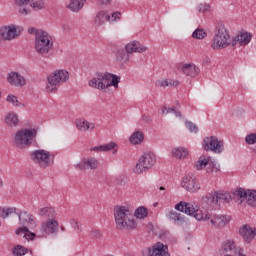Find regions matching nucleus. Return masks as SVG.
Returning <instances> with one entry per match:
<instances>
[{
	"instance_id": "f257e3e1",
	"label": "nucleus",
	"mask_w": 256,
	"mask_h": 256,
	"mask_svg": "<svg viewBox=\"0 0 256 256\" xmlns=\"http://www.w3.org/2000/svg\"><path fill=\"white\" fill-rule=\"evenodd\" d=\"M175 209L189 215V217H194L197 221H208V225L212 227H225L231 221V216L211 214L208 211L195 209L191 203L183 201L176 204Z\"/></svg>"
},
{
	"instance_id": "f03ea898",
	"label": "nucleus",
	"mask_w": 256,
	"mask_h": 256,
	"mask_svg": "<svg viewBox=\"0 0 256 256\" xmlns=\"http://www.w3.org/2000/svg\"><path fill=\"white\" fill-rule=\"evenodd\" d=\"M114 219L116 229L120 231H131L137 228L133 211L129 210L127 206H116L114 208Z\"/></svg>"
},
{
	"instance_id": "7ed1b4c3",
	"label": "nucleus",
	"mask_w": 256,
	"mask_h": 256,
	"mask_svg": "<svg viewBox=\"0 0 256 256\" xmlns=\"http://www.w3.org/2000/svg\"><path fill=\"white\" fill-rule=\"evenodd\" d=\"M34 45V49L40 57L49 59L53 56V37H51L45 30L36 32Z\"/></svg>"
},
{
	"instance_id": "20e7f679",
	"label": "nucleus",
	"mask_w": 256,
	"mask_h": 256,
	"mask_svg": "<svg viewBox=\"0 0 256 256\" xmlns=\"http://www.w3.org/2000/svg\"><path fill=\"white\" fill-rule=\"evenodd\" d=\"M37 139V129L35 128H24L18 130L14 136V145L18 149H25L31 147L33 142Z\"/></svg>"
},
{
	"instance_id": "39448f33",
	"label": "nucleus",
	"mask_w": 256,
	"mask_h": 256,
	"mask_svg": "<svg viewBox=\"0 0 256 256\" xmlns=\"http://www.w3.org/2000/svg\"><path fill=\"white\" fill-rule=\"evenodd\" d=\"M229 45H231V35L229 34V30L223 25L216 27L215 35L211 42V48L214 51H219L221 49H227Z\"/></svg>"
},
{
	"instance_id": "423d86ee",
	"label": "nucleus",
	"mask_w": 256,
	"mask_h": 256,
	"mask_svg": "<svg viewBox=\"0 0 256 256\" xmlns=\"http://www.w3.org/2000/svg\"><path fill=\"white\" fill-rule=\"evenodd\" d=\"M145 51H147L146 46L141 44V42L134 40L125 45V50H118L116 59L119 63H127L131 54L145 53Z\"/></svg>"
},
{
	"instance_id": "0eeeda50",
	"label": "nucleus",
	"mask_w": 256,
	"mask_h": 256,
	"mask_svg": "<svg viewBox=\"0 0 256 256\" xmlns=\"http://www.w3.org/2000/svg\"><path fill=\"white\" fill-rule=\"evenodd\" d=\"M30 157L32 161L39 166L40 169L53 167L55 163V154L43 149L34 150L30 154Z\"/></svg>"
},
{
	"instance_id": "6e6552de",
	"label": "nucleus",
	"mask_w": 256,
	"mask_h": 256,
	"mask_svg": "<svg viewBox=\"0 0 256 256\" xmlns=\"http://www.w3.org/2000/svg\"><path fill=\"white\" fill-rule=\"evenodd\" d=\"M69 79V72L67 70H56L47 77L46 90L48 93H57L59 85L65 83Z\"/></svg>"
},
{
	"instance_id": "1a4fd4ad",
	"label": "nucleus",
	"mask_w": 256,
	"mask_h": 256,
	"mask_svg": "<svg viewBox=\"0 0 256 256\" xmlns=\"http://www.w3.org/2000/svg\"><path fill=\"white\" fill-rule=\"evenodd\" d=\"M19 223L22 226L16 230V235H22V233H29V229H35L37 227V219L33 214L23 211L17 213Z\"/></svg>"
},
{
	"instance_id": "9d476101",
	"label": "nucleus",
	"mask_w": 256,
	"mask_h": 256,
	"mask_svg": "<svg viewBox=\"0 0 256 256\" xmlns=\"http://www.w3.org/2000/svg\"><path fill=\"white\" fill-rule=\"evenodd\" d=\"M15 3L19 7L20 15H29L31 7L34 11L45 9V1L43 0H15Z\"/></svg>"
},
{
	"instance_id": "9b49d317",
	"label": "nucleus",
	"mask_w": 256,
	"mask_h": 256,
	"mask_svg": "<svg viewBox=\"0 0 256 256\" xmlns=\"http://www.w3.org/2000/svg\"><path fill=\"white\" fill-rule=\"evenodd\" d=\"M155 163H157V158L155 157V154L149 152L145 153L137 162L134 172L137 175H141V173H145V171H149Z\"/></svg>"
},
{
	"instance_id": "f8f14e48",
	"label": "nucleus",
	"mask_w": 256,
	"mask_h": 256,
	"mask_svg": "<svg viewBox=\"0 0 256 256\" xmlns=\"http://www.w3.org/2000/svg\"><path fill=\"white\" fill-rule=\"evenodd\" d=\"M110 79H111V73L109 72L96 73L95 77L88 82V85L93 89H99L102 93H105V91L109 89Z\"/></svg>"
},
{
	"instance_id": "ddd939ff",
	"label": "nucleus",
	"mask_w": 256,
	"mask_h": 256,
	"mask_svg": "<svg viewBox=\"0 0 256 256\" xmlns=\"http://www.w3.org/2000/svg\"><path fill=\"white\" fill-rule=\"evenodd\" d=\"M202 147L204 151H212V153H216L221 155V152L225 150L223 146V141L219 140L217 136L206 137L203 140Z\"/></svg>"
},
{
	"instance_id": "4468645a",
	"label": "nucleus",
	"mask_w": 256,
	"mask_h": 256,
	"mask_svg": "<svg viewBox=\"0 0 256 256\" xmlns=\"http://www.w3.org/2000/svg\"><path fill=\"white\" fill-rule=\"evenodd\" d=\"M143 256H170L169 247L161 242H157L151 248L142 251Z\"/></svg>"
},
{
	"instance_id": "2eb2a0df",
	"label": "nucleus",
	"mask_w": 256,
	"mask_h": 256,
	"mask_svg": "<svg viewBox=\"0 0 256 256\" xmlns=\"http://www.w3.org/2000/svg\"><path fill=\"white\" fill-rule=\"evenodd\" d=\"M21 31H23L21 27H15L13 25L4 26L0 28V37H2L4 41H12V39H16V37L21 35Z\"/></svg>"
},
{
	"instance_id": "dca6fc26",
	"label": "nucleus",
	"mask_w": 256,
	"mask_h": 256,
	"mask_svg": "<svg viewBox=\"0 0 256 256\" xmlns=\"http://www.w3.org/2000/svg\"><path fill=\"white\" fill-rule=\"evenodd\" d=\"M181 186L183 187V189H186V191H189L190 193H196V191H199V189H201V186L199 185V180H197V177H195V175H188L183 178Z\"/></svg>"
},
{
	"instance_id": "f3484780",
	"label": "nucleus",
	"mask_w": 256,
	"mask_h": 256,
	"mask_svg": "<svg viewBox=\"0 0 256 256\" xmlns=\"http://www.w3.org/2000/svg\"><path fill=\"white\" fill-rule=\"evenodd\" d=\"M42 235H53L59 233V222L55 219H48L45 222H42L41 225Z\"/></svg>"
},
{
	"instance_id": "a211bd4d",
	"label": "nucleus",
	"mask_w": 256,
	"mask_h": 256,
	"mask_svg": "<svg viewBox=\"0 0 256 256\" xmlns=\"http://www.w3.org/2000/svg\"><path fill=\"white\" fill-rule=\"evenodd\" d=\"M7 82L13 87H25L27 85V80L19 72L8 73Z\"/></svg>"
},
{
	"instance_id": "6ab92c4d",
	"label": "nucleus",
	"mask_w": 256,
	"mask_h": 256,
	"mask_svg": "<svg viewBox=\"0 0 256 256\" xmlns=\"http://www.w3.org/2000/svg\"><path fill=\"white\" fill-rule=\"evenodd\" d=\"M239 233L244 243H251L255 239L256 228H251L249 224H246L240 227Z\"/></svg>"
},
{
	"instance_id": "aec40b11",
	"label": "nucleus",
	"mask_w": 256,
	"mask_h": 256,
	"mask_svg": "<svg viewBox=\"0 0 256 256\" xmlns=\"http://www.w3.org/2000/svg\"><path fill=\"white\" fill-rule=\"evenodd\" d=\"M99 167V160L97 158H87L83 162L76 165V169H79L80 171H85L87 169L95 170Z\"/></svg>"
},
{
	"instance_id": "412c9836",
	"label": "nucleus",
	"mask_w": 256,
	"mask_h": 256,
	"mask_svg": "<svg viewBox=\"0 0 256 256\" xmlns=\"http://www.w3.org/2000/svg\"><path fill=\"white\" fill-rule=\"evenodd\" d=\"M4 123L7 127L15 128L19 126V115L15 112H9L4 117Z\"/></svg>"
},
{
	"instance_id": "4be33fe9",
	"label": "nucleus",
	"mask_w": 256,
	"mask_h": 256,
	"mask_svg": "<svg viewBox=\"0 0 256 256\" xmlns=\"http://www.w3.org/2000/svg\"><path fill=\"white\" fill-rule=\"evenodd\" d=\"M75 125L79 131H93L95 129V123H91L85 119H77Z\"/></svg>"
},
{
	"instance_id": "5701e85b",
	"label": "nucleus",
	"mask_w": 256,
	"mask_h": 256,
	"mask_svg": "<svg viewBox=\"0 0 256 256\" xmlns=\"http://www.w3.org/2000/svg\"><path fill=\"white\" fill-rule=\"evenodd\" d=\"M107 21H109V13L105 10H100L94 18V24L96 27L105 25Z\"/></svg>"
},
{
	"instance_id": "b1692460",
	"label": "nucleus",
	"mask_w": 256,
	"mask_h": 256,
	"mask_svg": "<svg viewBox=\"0 0 256 256\" xmlns=\"http://www.w3.org/2000/svg\"><path fill=\"white\" fill-rule=\"evenodd\" d=\"M90 151H95L96 153L101 151H112V153H117V144L115 142H110L109 144L92 147L90 148Z\"/></svg>"
},
{
	"instance_id": "393cba45",
	"label": "nucleus",
	"mask_w": 256,
	"mask_h": 256,
	"mask_svg": "<svg viewBox=\"0 0 256 256\" xmlns=\"http://www.w3.org/2000/svg\"><path fill=\"white\" fill-rule=\"evenodd\" d=\"M181 71L184 75H187V77H197V75H199V68L194 64H184L181 67Z\"/></svg>"
},
{
	"instance_id": "a878e982",
	"label": "nucleus",
	"mask_w": 256,
	"mask_h": 256,
	"mask_svg": "<svg viewBox=\"0 0 256 256\" xmlns=\"http://www.w3.org/2000/svg\"><path fill=\"white\" fill-rule=\"evenodd\" d=\"M202 205L204 207H213L214 205H217V192H212L204 196L202 198Z\"/></svg>"
},
{
	"instance_id": "bb28decb",
	"label": "nucleus",
	"mask_w": 256,
	"mask_h": 256,
	"mask_svg": "<svg viewBox=\"0 0 256 256\" xmlns=\"http://www.w3.org/2000/svg\"><path fill=\"white\" fill-rule=\"evenodd\" d=\"M220 169H221V166L217 163V161L209 157L208 162L206 164V173L208 174L217 173L218 171H220Z\"/></svg>"
},
{
	"instance_id": "cd10ccee",
	"label": "nucleus",
	"mask_w": 256,
	"mask_h": 256,
	"mask_svg": "<svg viewBox=\"0 0 256 256\" xmlns=\"http://www.w3.org/2000/svg\"><path fill=\"white\" fill-rule=\"evenodd\" d=\"M233 196L227 192L221 193L216 192V203L217 205H221V203H230Z\"/></svg>"
},
{
	"instance_id": "c85d7f7f",
	"label": "nucleus",
	"mask_w": 256,
	"mask_h": 256,
	"mask_svg": "<svg viewBox=\"0 0 256 256\" xmlns=\"http://www.w3.org/2000/svg\"><path fill=\"white\" fill-rule=\"evenodd\" d=\"M187 155H189V151L184 147H176L172 149V156H174L175 159H186Z\"/></svg>"
},
{
	"instance_id": "c756f323",
	"label": "nucleus",
	"mask_w": 256,
	"mask_h": 256,
	"mask_svg": "<svg viewBox=\"0 0 256 256\" xmlns=\"http://www.w3.org/2000/svg\"><path fill=\"white\" fill-rule=\"evenodd\" d=\"M86 0H71L68 4V9L73 11L74 13H77L83 9V5H85Z\"/></svg>"
},
{
	"instance_id": "7c9ffc66",
	"label": "nucleus",
	"mask_w": 256,
	"mask_h": 256,
	"mask_svg": "<svg viewBox=\"0 0 256 256\" xmlns=\"http://www.w3.org/2000/svg\"><path fill=\"white\" fill-rule=\"evenodd\" d=\"M237 37L240 47H244L245 45H249V43H251V39L253 36L247 32H241L237 35Z\"/></svg>"
},
{
	"instance_id": "2f4dec72",
	"label": "nucleus",
	"mask_w": 256,
	"mask_h": 256,
	"mask_svg": "<svg viewBox=\"0 0 256 256\" xmlns=\"http://www.w3.org/2000/svg\"><path fill=\"white\" fill-rule=\"evenodd\" d=\"M38 215H40V217H45L47 219H54L55 209H53L52 207L41 208L38 212Z\"/></svg>"
},
{
	"instance_id": "473e14b6",
	"label": "nucleus",
	"mask_w": 256,
	"mask_h": 256,
	"mask_svg": "<svg viewBox=\"0 0 256 256\" xmlns=\"http://www.w3.org/2000/svg\"><path fill=\"white\" fill-rule=\"evenodd\" d=\"M235 197H238V199H240V203H243L247 197V189L236 188L232 191V199H235Z\"/></svg>"
},
{
	"instance_id": "72a5a7b5",
	"label": "nucleus",
	"mask_w": 256,
	"mask_h": 256,
	"mask_svg": "<svg viewBox=\"0 0 256 256\" xmlns=\"http://www.w3.org/2000/svg\"><path fill=\"white\" fill-rule=\"evenodd\" d=\"M245 201L250 207H256V190L247 189Z\"/></svg>"
},
{
	"instance_id": "f704fd0d",
	"label": "nucleus",
	"mask_w": 256,
	"mask_h": 256,
	"mask_svg": "<svg viewBox=\"0 0 256 256\" xmlns=\"http://www.w3.org/2000/svg\"><path fill=\"white\" fill-rule=\"evenodd\" d=\"M13 213H19L17 212V208H7V207H0V217L2 219H7V217H11V215H13Z\"/></svg>"
},
{
	"instance_id": "c9c22d12",
	"label": "nucleus",
	"mask_w": 256,
	"mask_h": 256,
	"mask_svg": "<svg viewBox=\"0 0 256 256\" xmlns=\"http://www.w3.org/2000/svg\"><path fill=\"white\" fill-rule=\"evenodd\" d=\"M143 139H144L143 132L136 131L130 136L129 140H130V143H132V145H139L140 143L143 142Z\"/></svg>"
},
{
	"instance_id": "e433bc0d",
	"label": "nucleus",
	"mask_w": 256,
	"mask_h": 256,
	"mask_svg": "<svg viewBox=\"0 0 256 256\" xmlns=\"http://www.w3.org/2000/svg\"><path fill=\"white\" fill-rule=\"evenodd\" d=\"M147 215H149V210H147V208H145L144 206L138 207L133 214L136 219H145Z\"/></svg>"
},
{
	"instance_id": "4c0bfd02",
	"label": "nucleus",
	"mask_w": 256,
	"mask_h": 256,
	"mask_svg": "<svg viewBox=\"0 0 256 256\" xmlns=\"http://www.w3.org/2000/svg\"><path fill=\"white\" fill-rule=\"evenodd\" d=\"M208 161H209V157L200 156L198 161L195 163V168L197 169V171H201L205 169V167L207 168Z\"/></svg>"
},
{
	"instance_id": "58836bf2",
	"label": "nucleus",
	"mask_w": 256,
	"mask_h": 256,
	"mask_svg": "<svg viewBox=\"0 0 256 256\" xmlns=\"http://www.w3.org/2000/svg\"><path fill=\"white\" fill-rule=\"evenodd\" d=\"M13 255L23 256L29 253V249L25 248L23 245H16L12 250Z\"/></svg>"
},
{
	"instance_id": "ea45409f",
	"label": "nucleus",
	"mask_w": 256,
	"mask_h": 256,
	"mask_svg": "<svg viewBox=\"0 0 256 256\" xmlns=\"http://www.w3.org/2000/svg\"><path fill=\"white\" fill-rule=\"evenodd\" d=\"M6 101L8 103H11V105H13L14 107H25V104L19 102V100L17 99V96L13 94H9L6 98Z\"/></svg>"
},
{
	"instance_id": "a19ab883",
	"label": "nucleus",
	"mask_w": 256,
	"mask_h": 256,
	"mask_svg": "<svg viewBox=\"0 0 256 256\" xmlns=\"http://www.w3.org/2000/svg\"><path fill=\"white\" fill-rule=\"evenodd\" d=\"M167 217L170 219V221H184L181 213H177L175 210H170L167 214Z\"/></svg>"
},
{
	"instance_id": "79ce46f5",
	"label": "nucleus",
	"mask_w": 256,
	"mask_h": 256,
	"mask_svg": "<svg viewBox=\"0 0 256 256\" xmlns=\"http://www.w3.org/2000/svg\"><path fill=\"white\" fill-rule=\"evenodd\" d=\"M223 249L225 251V253H229V251H234L237 250V248L235 247V241L233 240H228L223 244Z\"/></svg>"
},
{
	"instance_id": "37998d69",
	"label": "nucleus",
	"mask_w": 256,
	"mask_h": 256,
	"mask_svg": "<svg viewBox=\"0 0 256 256\" xmlns=\"http://www.w3.org/2000/svg\"><path fill=\"white\" fill-rule=\"evenodd\" d=\"M110 80L108 81L109 87H119V83L121 81V77H118L115 74H110Z\"/></svg>"
},
{
	"instance_id": "c03bdc74",
	"label": "nucleus",
	"mask_w": 256,
	"mask_h": 256,
	"mask_svg": "<svg viewBox=\"0 0 256 256\" xmlns=\"http://www.w3.org/2000/svg\"><path fill=\"white\" fill-rule=\"evenodd\" d=\"M192 37L193 39H205V37H207V32H205L203 29H196L192 33Z\"/></svg>"
},
{
	"instance_id": "a18cd8bd",
	"label": "nucleus",
	"mask_w": 256,
	"mask_h": 256,
	"mask_svg": "<svg viewBox=\"0 0 256 256\" xmlns=\"http://www.w3.org/2000/svg\"><path fill=\"white\" fill-rule=\"evenodd\" d=\"M185 125H186V128L188 129V131H190V133H198L199 132V127L197 126V124H195L191 121H186Z\"/></svg>"
},
{
	"instance_id": "49530a36",
	"label": "nucleus",
	"mask_w": 256,
	"mask_h": 256,
	"mask_svg": "<svg viewBox=\"0 0 256 256\" xmlns=\"http://www.w3.org/2000/svg\"><path fill=\"white\" fill-rule=\"evenodd\" d=\"M246 145H255L256 143V133H250L245 137Z\"/></svg>"
},
{
	"instance_id": "de8ad7c7",
	"label": "nucleus",
	"mask_w": 256,
	"mask_h": 256,
	"mask_svg": "<svg viewBox=\"0 0 256 256\" xmlns=\"http://www.w3.org/2000/svg\"><path fill=\"white\" fill-rule=\"evenodd\" d=\"M121 19V12H114L112 15H109V23H115V21H118Z\"/></svg>"
},
{
	"instance_id": "09e8293b",
	"label": "nucleus",
	"mask_w": 256,
	"mask_h": 256,
	"mask_svg": "<svg viewBox=\"0 0 256 256\" xmlns=\"http://www.w3.org/2000/svg\"><path fill=\"white\" fill-rule=\"evenodd\" d=\"M70 225L75 229L77 233H81V226H79V222L75 219L70 220Z\"/></svg>"
},
{
	"instance_id": "8fccbe9b",
	"label": "nucleus",
	"mask_w": 256,
	"mask_h": 256,
	"mask_svg": "<svg viewBox=\"0 0 256 256\" xmlns=\"http://www.w3.org/2000/svg\"><path fill=\"white\" fill-rule=\"evenodd\" d=\"M210 10H211V6H209V4H200L199 5L200 13H209Z\"/></svg>"
},
{
	"instance_id": "3c124183",
	"label": "nucleus",
	"mask_w": 256,
	"mask_h": 256,
	"mask_svg": "<svg viewBox=\"0 0 256 256\" xmlns=\"http://www.w3.org/2000/svg\"><path fill=\"white\" fill-rule=\"evenodd\" d=\"M35 237H37V235H35V233L29 231V228H28V232H26L24 234V239H27V241H33V239H35Z\"/></svg>"
},
{
	"instance_id": "603ef678",
	"label": "nucleus",
	"mask_w": 256,
	"mask_h": 256,
	"mask_svg": "<svg viewBox=\"0 0 256 256\" xmlns=\"http://www.w3.org/2000/svg\"><path fill=\"white\" fill-rule=\"evenodd\" d=\"M234 255H236V256H247V255H245V253H243V248H236V250L234 251Z\"/></svg>"
},
{
	"instance_id": "864d4df0",
	"label": "nucleus",
	"mask_w": 256,
	"mask_h": 256,
	"mask_svg": "<svg viewBox=\"0 0 256 256\" xmlns=\"http://www.w3.org/2000/svg\"><path fill=\"white\" fill-rule=\"evenodd\" d=\"M142 120L144 123H151L153 121V118L150 115H142Z\"/></svg>"
},
{
	"instance_id": "5fc2aeb1",
	"label": "nucleus",
	"mask_w": 256,
	"mask_h": 256,
	"mask_svg": "<svg viewBox=\"0 0 256 256\" xmlns=\"http://www.w3.org/2000/svg\"><path fill=\"white\" fill-rule=\"evenodd\" d=\"M179 85V81L177 80H169L168 81V87H177Z\"/></svg>"
},
{
	"instance_id": "6e6d98bb",
	"label": "nucleus",
	"mask_w": 256,
	"mask_h": 256,
	"mask_svg": "<svg viewBox=\"0 0 256 256\" xmlns=\"http://www.w3.org/2000/svg\"><path fill=\"white\" fill-rule=\"evenodd\" d=\"M237 43H239V37L236 36L232 39V41H230V45H232V47H235L237 45Z\"/></svg>"
},
{
	"instance_id": "4d7b16f0",
	"label": "nucleus",
	"mask_w": 256,
	"mask_h": 256,
	"mask_svg": "<svg viewBox=\"0 0 256 256\" xmlns=\"http://www.w3.org/2000/svg\"><path fill=\"white\" fill-rule=\"evenodd\" d=\"M160 87H169V80H162L160 82Z\"/></svg>"
},
{
	"instance_id": "13d9d810",
	"label": "nucleus",
	"mask_w": 256,
	"mask_h": 256,
	"mask_svg": "<svg viewBox=\"0 0 256 256\" xmlns=\"http://www.w3.org/2000/svg\"><path fill=\"white\" fill-rule=\"evenodd\" d=\"M98 3H100V5H109V3H111V0H98Z\"/></svg>"
},
{
	"instance_id": "bf43d9fd",
	"label": "nucleus",
	"mask_w": 256,
	"mask_h": 256,
	"mask_svg": "<svg viewBox=\"0 0 256 256\" xmlns=\"http://www.w3.org/2000/svg\"><path fill=\"white\" fill-rule=\"evenodd\" d=\"M37 31H41V30H36L35 28L28 29V33H35V35H37Z\"/></svg>"
},
{
	"instance_id": "052dcab7",
	"label": "nucleus",
	"mask_w": 256,
	"mask_h": 256,
	"mask_svg": "<svg viewBox=\"0 0 256 256\" xmlns=\"http://www.w3.org/2000/svg\"><path fill=\"white\" fill-rule=\"evenodd\" d=\"M161 111H162V115H165L167 114L168 108L166 106H163Z\"/></svg>"
},
{
	"instance_id": "680f3d73",
	"label": "nucleus",
	"mask_w": 256,
	"mask_h": 256,
	"mask_svg": "<svg viewBox=\"0 0 256 256\" xmlns=\"http://www.w3.org/2000/svg\"><path fill=\"white\" fill-rule=\"evenodd\" d=\"M168 113H175V108H168L166 114Z\"/></svg>"
},
{
	"instance_id": "e2e57ef3",
	"label": "nucleus",
	"mask_w": 256,
	"mask_h": 256,
	"mask_svg": "<svg viewBox=\"0 0 256 256\" xmlns=\"http://www.w3.org/2000/svg\"><path fill=\"white\" fill-rule=\"evenodd\" d=\"M174 115H176L177 117H181V113L177 110H174Z\"/></svg>"
},
{
	"instance_id": "0e129e2a",
	"label": "nucleus",
	"mask_w": 256,
	"mask_h": 256,
	"mask_svg": "<svg viewBox=\"0 0 256 256\" xmlns=\"http://www.w3.org/2000/svg\"><path fill=\"white\" fill-rule=\"evenodd\" d=\"M3 187V179L0 177V189Z\"/></svg>"
},
{
	"instance_id": "69168bd1",
	"label": "nucleus",
	"mask_w": 256,
	"mask_h": 256,
	"mask_svg": "<svg viewBox=\"0 0 256 256\" xmlns=\"http://www.w3.org/2000/svg\"><path fill=\"white\" fill-rule=\"evenodd\" d=\"M94 233H96V237H99V235H101L99 231H94Z\"/></svg>"
},
{
	"instance_id": "338daca9",
	"label": "nucleus",
	"mask_w": 256,
	"mask_h": 256,
	"mask_svg": "<svg viewBox=\"0 0 256 256\" xmlns=\"http://www.w3.org/2000/svg\"><path fill=\"white\" fill-rule=\"evenodd\" d=\"M160 191H165V187L161 186L160 188Z\"/></svg>"
},
{
	"instance_id": "774afa93",
	"label": "nucleus",
	"mask_w": 256,
	"mask_h": 256,
	"mask_svg": "<svg viewBox=\"0 0 256 256\" xmlns=\"http://www.w3.org/2000/svg\"><path fill=\"white\" fill-rule=\"evenodd\" d=\"M61 231H65V227L62 226V227H61Z\"/></svg>"
}]
</instances>
